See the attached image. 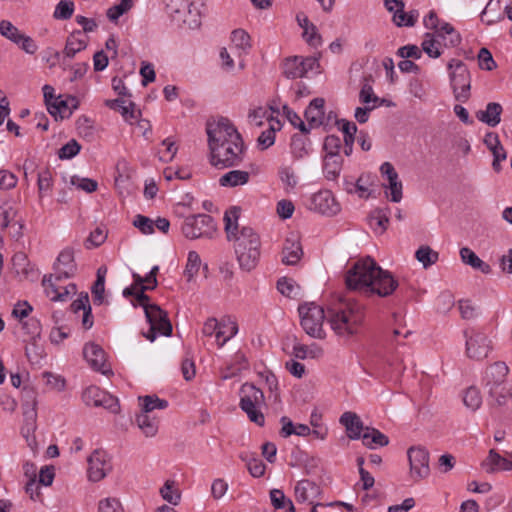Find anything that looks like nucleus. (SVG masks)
I'll return each instance as SVG.
<instances>
[{
	"mask_svg": "<svg viewBox=\"0 0 512 512\" xmlns=\"http://www.w3.org/2000/svg\"><path fill=\"white\" fill-rule=\"evenodd\" d=\"M210 164L216 168L239 166L246 154L241 134L232 122L224 117L207 124Z\"/></svg>",
	"mask_w": 512,
	"mask_h": 512,
	"instance_id": "nucleus-1",
	"label": "nucleus"
},
{
	"mask_svg": "<svg viewBox=\"0 0 512 512\" xmlns=\"http://www.w3.org/2000/svg\"><path fill=\"white\" fill-rule=\"evenodd\" d=\"M345 283L349 290L383 298L392 295L399 286L392 273L382 269L371 257L354 262L346 272Z\"/></svg>",
	"mask_w": 512,
	"mask_h": 512,
	"instance_id": "nucleus-2",
	"label": "nucleus"
},
{
	"mask_svg": "<svg viewBox=\"0 0 512 512\" xmlns=\"http://www.w3.org/2000/svg\"><path fill=\"white\" fill-rule=\"evenodd\" d=\"M327 319L339 338L349 340L361 332L364 322L363 306L353 299H340L328 309Z\"/></svg>",
	"mask_w": 512,
	"mask_h": 512,
	"instance_id": "nucleus-3",
	"label": "nucleus"
},
{
	"mask_svg": "<svg viewBox=\"0 0 512 512\" xmlns=\"http://www.w3.org/2000/svg\"><path fill=\"white\" fill-rule=\"evenodd\" d=\"M235 253L242 269L251 271L260 258V238L251 227H242L235 237Z\"/></svg>",
	"mask_w": 512,
	"mask_h": 512,
	"instance_id": "nucleus-4",
	"label": "nucleus"
},
{
	"mask_svg": "<svg viewBox=\"0 0 512 512\" xmlns=\"http://www.w3.org/2000/svg\"><path fill=\"white\" fill-rule=\"evenodd\" d=\"M240 408L246 413L249 420L258 426L265 423L264 414L260 408L265 403V396L262 390L252 383H244L240 388Z\"/></svg>",
	"mask_w": 512,
	"mask_h": 512,
	"instance_id": "nucleus-5",
	"label": "nucleus"
},
{
	"mask_svg": "<svg viewBox=\"0 0 512 512\" xmlns=\"http://www.w3.org/2000/svg\"><path fill=\"white\" fill-rule=\"evenodd\" d=\"M465 338V354L468 358L481 361L493 350V342L489 334L482 328L468 327L463 331Z\"/></svg>",
	"mask_w": 512,
	"mask_h": 512,
	"instance_id": "nucleus-6",
	"label": "nucleus"
},
{
	"mask_svg": "<svg viewBox=\"0 0 512 512\" xmlns=\"http://www.w3.org/2000/svg\"><path fill=\"white\" fill-rule=\"evenodd\" d=\"M298 310L301 317V326L304 331L311 337L324 338L323 323L325 313L323 308L315 303H305L299 306Z\"/></svg>",
	"mask_w": 512,
	"mask_h": 512,
	"instance_id": "nucleus-7",
	"label": "nucleus"
},
{
	"mask_svg": "<svg viewBox=\"0 0 512 512\" xmlns=\"http://www.w3.org/2000/svg\"><path fill=\"white\" fill-rule=\"evenodd\" d=\"M450 70L451 86L456 100L465 102L470 96V73L466 65L456 59H452L448 64Z\"/></svg>",
	"mask_w": 512,
	"mask_h": 512,
	"instance_id": "nucleus-8",
	"label": "nucleus"
},
{
	"mask_svg": "<svg viewBox=\"0 0 512 512\" xmlns=\"http://www.w3.org/2000/svg\"><path fill=\"white\" fill-rule=\"evenodd\" d=\"M215 231L213 218L206 214L188 216L182 225V232L189 239L210 238Z\"/></svg>",
	"mask_w": 512,
	"mask_h": 512,
	"instance_id": "nucleus-9",
	"label": "nucleus"
},
{
	"mask_svg": "<svg viewBox=\"0 0 512 512\" xmlns=\"http://www.w3.org/2000/svg\"><path fill=\"white\" fill-rule=\"evenodd\" d=\"M64 279V276L57 273L49 276H44L42 285L47 297L51 301H66L69 295L76 293V286L72 283L62 286L60 282Z\"/></svg>",
	"mask_w": 512,
	"mask_h": 512,
	"instance_id": "nucleus-10",
	"label": "nucleus"
},
{
	"mask_svg": "<svg viewBox=\"0 0 512 512\" xmlns=\"http://www.w3.org/2000/svg\"><path fill=\"white\" fill-rule=\"evenodd\" d=\"M407 455L411 478L417 482L428 477L430 473L428 451L423 447H411Z\"/></svg>",
	"mask_w": 512,
	"mask_h": 512,
	"instance_id": "nucleus-11",
	"label": "nucleus"
},
{
	"mask_svg": "<svg viewBox=\"0 0 512 512\" xmlns=\"http://www.w3.org/2000/svg\"><path fill=\"white\" fill-rule=\"evenodd\" d=\"M308 208L325 216H334L341 210L339 202L330 190H320L309 200Z\"/></svg>",
	"mask_w": 512,
	"mask_h": 512,
	"instance_id": "nucleus-12",
	"label": "nucleus"
},
{
	"mask_svg": "<svg viewBox=\"0 0 512 512\" xmlns=\"http://www.w3.org/2000/svg\"><path fill=\"white\" fill-rule=\"evenodd\" d=\"M112 466L107 453L96 449L88 458V477L93 482H98L106 477Z\"/></svg>",
	"mask_w": 512,
	"mask_h": 512,
	"instance_id": "nucleus-13",
	"label": "nucleus"
},
{
	"mask_svg": "<svg viewBox=\"0 0 512 512\" xmlns=\"http://www.w3.org/2000/svg\"><path fill=\"white\" fill-rule=\"evenodd\" d=\"M203 6L202 0H189L187 7L179 10V13L169 14L178 23H183L191 29L200 27Z\"/></svg>",
	"mask_w": 512,
	"mask_h": 512,
	"instance_id": "nucleus-14",
	"label": "nucleus"
},
{
	"mask_svg": "<svg viewBox=\"0 0 512 512\" xmlns=\"http://www.w3.org/2000/svg\"><path fill=\"white\" fill-rule=\"evenodd\" d=\"M83 356L90 367L105 376L112 374L110 365L106 363L104 350L95 343H87L83 348Z\"/></svg>",
	"mask_w": 512,
	"mask_h": 512,
	"instance_id": "nucleus-15",
	"label": "nucleus"
},
{
	"mask_svg": "<svg viewBox=\"0 0 512 512\" xmlns=\"http://www.w3.org/2000/svg\"><path fill=\"white\" fill-rule=\"evenodd\" d=\"M380 172L387 177L388 189L390 190V200L398 203L402 199V182L398 178V173L390 162H384L380 166Z\"/></svg>",
	"mask_w": 512,
	"mask_h": 512,
	"instance_id": "nucleus-16",
	"label": "nucleus"
},
{
	"mask_svg": "<svg viewBox=\"0 0 512 512\" xmlns=\"http://www.w3.org/2000/svg\"><path fill=\"white\" fill-rule=\"evenodd\" d=\"M339 422L345 427L347 436L353 440L359 439L366 428L364 427L360 417L351 411L344 412L341 415Z\"/></svg>",
	"mask_w": 512,
	"mask_h": 512,
	"instance_id": "nucleus-17",
	"label": "nucleus"
},
{
	"mask_svg": "<svg viewBox=\"0 0 512 512\" xmlns=\"http://www.w3.org/2000/svg\"><path fill=\"white\" fill-rule=\"evenodd\" d=\"M388 11L393 12V21L397 26H413L416 22L415 16L404 12V3L401 0H385Z\"/></svg>",
	"mask_w": 512,
	"mask_h": 512,
	"instance_id": "nucleus-18",
	"label": "nucleus"
},
{
	"mask_svg": "<svg viewBox=\"0 0 512 512\" xmlns=\"http://www.w3.org/2000/svg\"><path fill=\"white\" fill-rule=\"evenodd\" d=\"M294 492L298 503L313 505L314 499L319 494V487L309 480H301L296 484Z\"/></svg>",
	"mask_w": 512,
	"mask_h": 512,
	"instance_id": "nucleus-19",
	"label": "nucleus"
},
{
	"mask_svg": "<svg viewBox=\"0 0 512 512\" xmlns=\"http://www.w3.org/2000/svg\"><path fill=\"white\" fill-rule=\"evenodd\" d=\"M509 372L508 366L504 362H495L486 373V386L488 390L491 387L500 386L507 383L506 378Z\"/></svg>",
	"mask_w": 512,
	"mask_h": 512,
	"instance_id": "nucleus-20",
	"label": "nucleus"
},
{
	"mask_svg": "<svg viewBox=\"0 0 512 512\" xmlns=\"http://www.w3.org/2000/svg\"><path fill=\"white\" fill-rule=\"evenodd\" d=\"M23 415L25 419V424L22 428V434L27 438V441L29 442V446L32 447V444L35 443V438L33 437L32 440H29V435L31 433H34L36 429V418H37V412H36V401L32 399L31 403L26 402L23 405Z\"/></svg>",
	"mask_w": 512,
	"mask_h": 512,
	"instance_id": "nucleus-21",
	"label": "nucleus"
},
{
	"mask_svg": "<svg viewBox=\"0 0 512 512\" xmlns=\"http://www.w3.org/2000/svg\"><path fill=\"white\" fill-rule=\"evenodd\" d=\"M503 108L497 102H490L486 105L485 110L476 112V118L490 127L497 126L501 121Z\"/></svg>",
	"mask_w": 512,
	"mask_h": 512,
	"instance_id": "nucleus-22",
	"label": "nucleus"
},
{
	"mask_svg": "<svg viewBox=\"0 0 512 512\" xmlns=\"http://www.w3.org/2000/svg\"><path fill=\"white\" fill-rule=\"evenodd\" d=\"M324 104L323 98L313 99L305 110V118L309 124V128L317 127L324 122Z\"/></svg>",
	"mask_w": 512,
	"mask_h": 512,
	"instance_id": "nucleus-23",
	"label": "nucleus"
},
{
	"mask_svg": "<svg viewBox=\"0 0 512 512\" xmlns=\"http://www.w3.org/2000/svg\"><path fill=\"white\" fill-rule=\"evenodd\" d=\"M303 255L300 242L296 238H287L282 251V262L295 265Z\"/></svg>",
	"mask_w": 512,
	"mask_h": 512,
	"instance_id": "nucleus-24",
	"label": "nucleus"
},
{
	"mask_svg": "<svg viewBox=\"0 0 512 512\" xmlns=\"http://www.w3.org/2000/svg\"><path fill=\"white\" fill-rule=\"evenodd\" d=\"M55 273L64 276L65 279L74 275L76 265L74 263V255L70 250L62 251L55 263Z\"/></svg>",
	"mask_w": 512,
	"mask_h": 512,
	"instance_id": "nucleus-25",
	"label": "nucleus"
},
{
	"mask_svg": "<svg viewBox=\"0 0 512 512\" xmlns=\"http://www.w3.org/2000/svg\"><path fill=\"white\" fill-rule=\"evenodd\" d=\"M483 468L488 473L496 471H509L512 469V461L502 457L494 450H490L488 457L482 463Z\"/></svg>",
	"mask_w": 512,
	"mask_h": 512,
	"instance_id": "nucleus-26",
	"label": "nucleus"
},
{
	"mask_svg": "<svg viewBox=\"0 0 512 512\" xmlns=\"http://www.w3.org/2000/svg\"><path fill=\"white\" fill-rule=\"evenodd\" d=\"M372 82L373 78L371 75L363 76L359 92V100L364 105H376V107H378L382 104V100L374 94Z\"/></svg>",
	"mask_w": 512,
	"mask_h": 512,
	"instance_id": "nucleus-27",
	"label": "nucleus"
},
{
	"mask_svg": "<svg viewBox=\"0 0 512 512\" xmlns=\"http://www.w3.org/2000/svg\"><path fill=\"white\" fill-rule=\"evenodd\" d=\"M368 220L371 229L375 233H384L389 223V208H377L373 210L370 213Z\"/></svg>",
	"mask_w": 512,
	"mask_h": 512,
	"instance_id": "nucleus-28",
	"label": "nucleus"
},
{
	"mask_svg": "<svg viewBox=\"0 0 512 512\" xmlns=\"http://www.w3.org/2000/svg\"><path fill=\"white\" fill-rule=\"evenodd\" d=\"M238 332V326L236 322L228 320H222L219 323V329L215 333V341L217 346L220 348L224 346L233 336Z\"/></svg>",
	"mask_w": 512,
	"mask_h": 512,
	"instance_id": "nucleus-29",
	"label": "nucleus"
},
{
	"mask_svg": "<svg viewBox=\"0 0 512 512\" xmlns=\"http://www.w3.org/2000/svg\"><path fill=\"white\" fill-rule=\"evenodd\" d=\"M247 368L248 362L246 356L242 352L238 351L234 355L231 363L227 364L226 367L222 369L221 378L224 380L232 378Z\"/></svg>",
	"mask_w": 512,
	"mask_h": 512,
	"instance_id": "nucleus-30",
	"label": "nucleus"
},
{
	"mask_svg": "<svg viewBox=\"0 0 512 512\" xmlns=\"http://www.w3.org/2000/svg\"><path fill=\"white\" fill-rule=\"evenodd\" d=\"M250 174L247 171L231 170L219 178L222 187H237L248 183Z\"/></svg>",
	"mask_w": 512,
	"mask_h": 512,
	"instance_id": "nucleus-31",
	"label": "nucleus"
},
{
	"mask_svg": "<svg viewBox=\"0 0 512 512\" xmlns=\"http://www.w3.org/2000/svg\"><path fill=\"white\" fill-rule=\"evenodd\" d=\"M343 158L340 155H325L323 173L326 179L336 180L340 175Z\"/></svg>",
	"mask_w": 512,
	"mask_h": 512,
	"instance_id": "nucleus-32",
	"label": "nucleus"
},
{
	"mask_svg": "<svg viewBox=\"0 0 512 512\" xmlns=\"http://www.w3.org/2000/svg\"><path fill=\"white\" fill-rule=\"evenodd\" d=\"M37 186L39 203L42 204L44 197L50 194L53 187V176L49 168H43L38 171Z\"/></svg>",
	"mask_w": 512,
	"mask_h": 512,
	"instance_id": "nucleus-33",
	"label": "nucleus"
},
{
	"mask_svg": "<svg viewBox=\"0 0 512 512\" xmlns=\"http://www.w3.org/2000/svg\"><path fill=\"white\" fill-rule=\"evenodd\" d=\"M460 257L461 260L471 266L474 269L480 270L484 274H489L491 272V267L489 264L482 261L470 248L463 247L460 249Z\"/></svg>",
	"mask_w": 512,
	"mask_h": 512,
	"instance_id": "nucleus-34",
	"label": "nucleus"
},
{
	"mask_svg": "<svg viewBox=\"0 0 512 512\" xmlns=\"http://www.w3.org/2000/svg\"><path fill=\"white\" fill-rule=\"evenodd\" d=\"M136 423L146 437H154L158 432V421L155 417H151L149 413L142 411L138 414Z\"/></svg>",
	"mask_w": 512,
	"mask_h": 512,
	"instance_id": "nucleus-35",
	"label": "nucleus"
},
{
	"mask_svg": "<svg viewBox=\"0 0 512 512\" xmlns=\"http://www.w3.org/2000/svg\"><path fill=\"white\" fill-rule=\"evenodd\" d=\"M362 439L363 444L369 448H374V446H386L389 443V439L386 435L375 428L369 427L365 428Z\"/></svg>",
	"mask_w": 512,
	"mask_h": 512,
	"instance_id": "nucleus-36",
	"label": "nucleus"
},
{
	"mask_svg": "<svg viewBox=\"0 0 512 512\" xmlns=\"http://www.w3.org/2000/svg\"><path fill=\"white\" fill-rule=\"evenodd\" d=\"M283 74L290 79L304 77V68L301 63V57L294 56L287 58L283 63Z\"/></svg>",
	"mask_w": 512,
	"mask_h": 512,
	"instance_id": "nucleus-37",
	"label": "nucleus"
},
{
	"mask_svg": "<svg viewBox=\"0 0 512 512\" xmlns=\"http://www.w3.org/2000/svg\"><path fill=\"white\" fill-rule=\"evenodd\" d=\"M239 457L245 463L249 473L253 477H261L264 475L266 466L261 459L250 453H241Z\"/></svg>",
	"mask_w": 512,
	"mask_h": 512,
	"instance_id": "nucleus-38",
	"label": "nucleus"
},
{
	"mask_svg": "<svg viewBox=\"0 0 512 512\" xmlns=\"http://www.w3.org/2000/svg\"><path fill=\"white\" fill-rule=\"evenodd\" d=\"M87 47V42L84 38L77 36L76 34L70 35L63 50V57L73 58L78 52L84 50Z\"/></svg>",
	"mask_w": 512,
	"mask_h": 512,
	"instance_id": "nucleus-39",
	"label": "nucleus"
},
{
	"mask_svg": "<svg viewBox=\"0 0 512 512\" xmlns=\"http://www.w3.org/2000/svg\"><path fill=\"white\" fill-rule=\"evenodd\" d=\"M488 394L495 400L498 406L505 405L512 399V384L507 382L500 386L491 387L488 390Z\"/></svg>",
	"mask_w": 512,
	"mask_h": 512,
	"instance_id": "nucleus-40",
	"label": "nucleus"
},
{
	"mask_svg": "<svg viewBox=\"0 0 512 512\" xmlns=\"http://www.w3.org/2000/svg\"><path fill=\"white\" fill-rule=\"evenodd\" d=\"M172 333V325L169 321L168 317L155 321L152 324H150L149 331L145 334V337L150 340L154 341L156 338V335H163V336H170Z\"/></svg>",
	"mask_w": 512,
	"mask_h": 512,
	"instance_id": "nucleus-41",
	"label": "nucleus"
},
{
	"mask_svg": "<svg viewBox=\"0 0 512 512\" xmlns=\"http://www.w3.org/2000/svg\"><path fill=\"white\" fill-rule=\"evenodd\" d=\"M17 210L11 200H3L0 203V232L8 227L15 219Z\"/></svg>",
	"mask_w": 512,
	"mask_h": 512,
	"instance_id": "nucleus-42",
	"label": "nucleus"
},
{
	"mask_svg": "<svg viewBox=\"0 0 512 512\" xmlns=\"http://www.w3.org/2000/svg\"><path fill=\"white\" fill-rule=\"evenodd\" d=\"M103 397H106V391L94 385L87 387L82 394L83 401L88 406L99 407Z\"/></svg>",
	"mask_w": 512,
	"mask_h": 512,
	"instance_id": "nucleus-43",
	"label": "nucleus"
},
{
	"mask_svg": "<svg viewBox=\"0 0 512 512\" xmlns=\"http://www.w3.org/2000/svg\"><path fill=\"white\" fill-rule=\"evenodd\" d=\"M201 265L202 262L199 254L196 251H190L188 253L187 264L184 271V276L188 282L194 280L195 276L200 270Z\"/></svg>",
	"mask_w": 512,
	"mask_h": 512,
	"instance_id": "nucleus-44",
	"label": "nucleus"
},
{
	"mask_svg": "<svg viewBox=\"0 0 512 512\" xmlns=\"http://www.w3.org/2000/svg\"><path fill=\"white\" fill-rule=\"evenodd\" d=\"M240 210L237 207H232L228 211L225 212L224 222H225V231L227 233V237L229 240L235 239L238 235L235 233L237 230V220L239 217Z\"/></svg>",
	"mask_w": 512,
	"mask_h": 512,
	"instance_id": "nucleus-45",
	"label": "nucleus"
},
{
	"mask_svg": "<svg viewBox=\"0 0 512 512\" xmlns=\"http://www.w3.org/2000/svg\"><path fill=\"white\" fill-rule=\"evenodd\" d=\"M106 105L111 109L120 112L126 120L136 118L134 104L131 102L127 103L125 100L122 99H114L108 100L106 102Z\"/></svg>",
	"mask_w": 512,
	"mask_h": 512,
	"instance_id": "nucleus-46",
	"label": "nucleus"
},
{
	"mask_svg": "<svg viewBox=\"0 0 512 512\" xmlns=\"http://www.w3.org/2000/svg\"><path fill=\"white\" fill-rule=\"evenodd\" d=\"M464 405L471 411H476L482 405V396L478 388L469 387L463 395Z\"/></svg>",
	"mask_w": 512,
	"mask_h": 512,
	"instance_id": "nucleus-47",
	"label": "nucleus"
},
{
	"mask_svg": "<svg viewBox=\"0 0 512 512\" xmlns=\"http://www.w3.org/2000/svg\"><path fill=\"white\" fill-rule=\"evenodd\" d=\"M270 499H271L272 505L276 509L287 508L288 512H295V507L293 505V502L290 499L286 498L283 491H281L279 489L271 490L270 491Z\"/></svg>",
	"mask_w": 512,
	"mask_h": 512,
	"instance_id": "nucleus-48",
	"label": "nucleus"
},
{
	"mask_svg": "<svg viewBox=\"0 0 512 512\" xmlns=\"http://www.w3.org/2000/svg\"><path fill=\"white\" fill-rule=\"evenodd\" d=\"M139 401L142 402V411L151 413L155 409H165L168 407V402L164 399L158 398L156 395H146L139 397Z\"/></svg>",
	"mask_w": 512,
	"mask_h": 512,
	"instance_id": "nucleus-49",
	"label": "nucleus"
},
{
	"mask_svg": "<svg viewBox=\"0 0 512 512\" xmlns=\"http://www.w3.org/2000/svg\"><path fill=\"white\" fill-rule=\"evenodd\" d=\"M293 354L296 358L305 359V358H317L322 356L323 350L317 345L307 346L302 344H297L293 347Z\"/></svg>",
	"mask_w": 512,
	"mask_h": 512,
	"instance_id": "nucleus-50",
	"label": "nucleus"
},
{
	"mask_svg": "<svg viewBox=\"0 0 512 512\" xmlns=\"http://www.w3.org/2000/svg\"><path fill=\"white\" fill-rule=\"evenodd\" d=\"M162 498L172 505H177L180 501L181 494L177 488H175V482L167 480L160 489Z\"/></svg>",
	"mask_w": 512,
	"mask_h": 512,
	"instance_id": "nucleus-51",
	"label": "nucleus"
},
{
	"mask_svg": "<svg viewBox=\"0 0 512 512\" xmlns=\"http://www.w3.org/2000/svg\"><path fill=\"white\" fill-rule=\"evenodd\" d=\"M0 34L6 39L13 42L14 44H17L19 43L20 38L23 36L24 33H22L10 21L2 20L0 22Z\"/></svg>",
	"mask_w": 512,
	"mask_h": 512,
	"instance_id": "nucleus-52",
	"label": "nucleus"
},
{
	"mask_svg": "<svg viewBox=\"0 0 512 512\" xmlns=\"http://www.w3.org/2000/svg\"><path fill=\"white\" fill-rule=\"evenodd\" d=\"M134 4V0H120L119 3L107 10V17L110 21L116 22L123 14L127 13Z\"/></svg>",
	"mask_w": 512,
	"mask_h": 512,
	"instance_id": "nucleus-53",
	"label": "nucleus"
},
{
	"mask_svg": "<svg viewBox=\"0 0 512 512\" xmlns=\"http://www.w3.org/2000/svg\"><path fill=\"white\" fill-rule=\"evenodd\" d=\"M231 41L233 47L242 52H246L251 47L250 36L242 29H236L232 32Z\"/></svg>",
	"mask_w": 512,
	"mask_h": 512,
	"instance_id": "nucleus-54",
	"label": "nucleus"
},
{
	"mask_svg": "<svg viewBox=\"0 0 512 512\" xmlns=\"http://www.w3.org/2000/svg\"><path fill=\"white\" fill-rule=\"evenodd\" d=\"M415 257L424 267H428L438 260V253L428 246H422L416 251Z\"/></svg>",
	"mask_w": 512,
	"mask_h": 512,
	"instance_id": "nucleus-55",
	"label": "nucleus"
},
{
	"mask_svg": "<svg viewBox=\"0 0 512 512\" xmlns=\"http://www.w3.org/2000/svg\"><path fill=\"white\" fill-rule=\"evenodd\" d=\"M422 49L432 58H438L441 55L439 43L434 38V35L431 33H427L425 35V38L422 42Z\"/></svg>",
	"mask_w": 512,
	"mask_h": 512,
	"instance_id": "nucleus-56",
	"label": "nucleus"
},
{
	"mask_svg": "<svg viewBox=\"0 0 512 512\" xmlns=\"http://www.w3.org/2000/svg\"><path fill=\"white\" fill-rule=\"evenodd\" d=\"M48 111L51 115L56 116L59 114L62 118L69 116L72 113V109L69 106V101L62 100L60 97L55 98L54 104H52Z\"/></svg>",
	"mask_w": 512,
	"mask_h": 512,
	"instance_id": "nucleus-57",
	"label": "nucleus"
},
{
	"mask_svg": "<svg viewBox=\"0 0 512 512\" xmlns=\"http://www.w3.org/2000/svg\"><path fill=\"white\" fill-rule=\"evenodd\" d=\"M279 174H280L281 181L284 183L285 189L287 192L293 190L297 186V183H298L297 176L292 168H290V167L281 168Z\"/></svg>",
	"mask_w": 512,
	"mask_h": 512,
	"instance_id": "nucleus-58",
	"label": "nucleus"
},
{
	"mask_svg": "<svg viewBox=\"0 0 512 512\" xmlns=\"http://www.w3.org/2000/svg\"><path fill=\"white\" fill-rule=\"evenodd\" d=\"M74 12V4L72 2L60 1L55 8L54 18L67 20L71 18Z\"/></svg>",
	"mask_w": 512,
	"mask_h": 512,
	"instance_id": "nucleus-59",
	"label": "nucleus"
},
{
	"mask_svg": "<svg viewBox=\"0 0 512 512\" xmlns=\"http://www.w3.org/2000/svg\"><path fill=\"white\" fill-rule=\"evenodd\" d=\"M133 225L143 234L148 235L154 233V221L149 217L138 214L133 220Z\"/></svg>",
	"mask_w": 512,
	"mask_h": 512,
	"instance_id": "nucleus-60",
	"label": "nucleus"
},
{
	"mask_svg": "<svg viewBox=\"0 0 512 512\" xmlns=\"http://www.w3.org/2000/svg\"><path fill=\"white\" fill-rule=\"evenodd\" d=\"M70 183L85 192L91 193L97 190L98 184L95 180L89 178H80L78 176H72Z\"/></svg>",
	"mask_w": 512,
	"mask_h": 512,
	"instance_id": "nucleus-61",
	"label": "nucleus"
},
{
	"mask_svg": "<svg viewBox=\"0 0 512 512\" xmlns=\"http://www.w3.org/2000/svg\"><path fill=\"white\" fill-rule=\"evenodd\" d=\"M435 31L441 37L448 35L449 36V44L451 46H457L461 41L460 35L455 31V29L449 23H443Z\"/></svg>",
	"mask_w": 512,
	"mask_h": 512,
	"instance_id": "nucleus-62",
	"label": "nucleus"
},
{
	"mask_svg": "<svg viewBox=\"0 0 512 512\" xmlns=\"http://www.w3.org/2000/svg\"><path fill=\"white\" fill-rule=\"evenodd\" d=\"M98 512H124L120 501L114 497L101 500L98 504Z\"/></svg>",
	"mask_w": 512,
	"mask_h": 512,
	"instance_id": "nucleus-63",
	"label": "nucleus"
},
{
	"mask_svg": "<svg viewBox=\"0 0 512 512\" xmlns=\"http://www.w3.org/2000/svg\"><path fill=\"white\" fill-rule=\"evenodd\" d=\"M80 149L79 143L72 139L60 148L58 156L60 159H71L79 153Z\"/></svg>",
	"mask_w": 512,
	"mask_h": 512,
	"instance_id": "nucleus-64",
	"label": "nucleus"
}]
</instances>
